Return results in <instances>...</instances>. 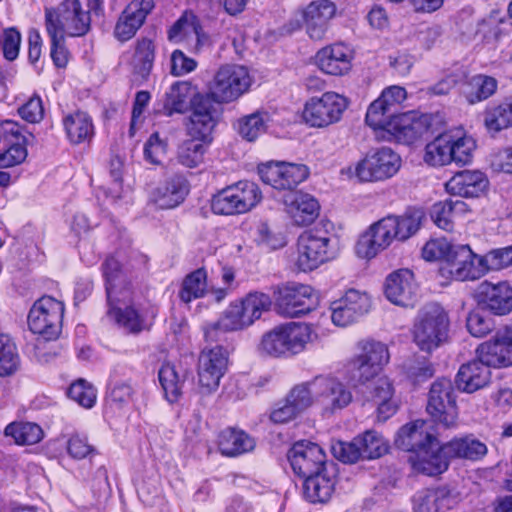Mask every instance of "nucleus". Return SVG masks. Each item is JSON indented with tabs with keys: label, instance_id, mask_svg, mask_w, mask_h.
<instances>
[{
	"label": "nucleus",
	"instance_id": "nucleus-1",
	"mask_svg": "<svg viewBox=\"0 0 512 512\" xmlns=\"http://www.w3.org/2000/svg\"><path fill=\"white\" fill-rule=\"evenodd\" d=\"M425 218L420 209H409L401 215H387L367 227L355 245L356 255L365 260L375 258L393 242H405L421 228Z\"/></svg>",
	"mask_w": 512,
	"mask_h": 512
},
{
	"label": "nucleus",
	"instance_id": "nucleus-2",
	"mask_svg": "<svg viewBox=\"0 0 512 512\" xmlns=\"http://www.w3.org/2000/svg\"><path fill=\"white\" fill-rule=\"evenodd\" d=\"M215 126L214 105L208 96H198L193 101V113L189 117L187 133L191 137L178 148L177 161L187 168H196L204 161L208 145L212 141Z\"/></svg>",
	"mask_w": 512,
	"mask_h": 512
},
{
	"label": "nucleus",
	"instance_id": "nucleus-3",
	"mask_svg": "<svg viewBox=\"0 0 512 512\" xmlns=\"http://www.w3.org/2000/svg\"><path fill=\"white\" fill-rule=\"evenodd\" d=\"M103 273L110 305L109 315L129 333L137 334L147 329L148 324L134 307L122 308L120 306L132 299L133 292L121 272L119 261L114 257L107 258L103 264Z\"/></svg>",
	"mask_w": 512,
	"mask_h": 512
},
{
	"label": "nucleus",
	"instance_id": "nucleus-4",
	"mask_svg": "<svg viewBox=\"0 0 512 512\" xmlns=\"http://www.w3.org/2000/svg\"><path fill=\"white\" fill-rule=\"evenodd\" d=\"M271 305L269 295L260 292L249 293L244 298L230 303L220 319L205 330V334L214 339L216 330L233 332L247 329L260 319Z\"/></svg>",
	"mask_w": 512,
	"mask_h": 512
},
{
	"label": "nucleus",
	"instance_id": "nucleus-5",
	"mask_svg": "<svg viewBox=\"0 0 512 512\" xmlns=\"http://www.w3.org/2000/svg\"><path fill=\"white\" fill-rule=\"evenodd\" d=\"M401 165L399 154L389 147H381L343 169L342 174L360 183H376L392 178L398 173Z\"/></svg>",
	"mask_w": 512,
	"mask_h": 512
},
{
	"label": "nucleus",
	"instance_id": "nucleus-6",
	"mask_svg": "<svg viewBox=\"0 0 512 512\" xmlns=\"http://www.w3.org/2000/svg\"><path fill=\"white\" fill-rule=\"evenodd\" d=\"M449 317L438 303L422 307L413 326V341L423 352L432 353L447 341Z\"/></svg>",
	"mask_w": 512,
	"mask_h": 512
},
{
	"label": "nucleus",
	"instance_id": "nucleus-7",
	"mask_svg": "<svg viewBox=\"0 0 512 512\" xmlns=\"http://www.w3.org/2000/svg\"><path fill=\"white\" fill-rule=\"evenodd\" d=\"M337 253L336 238L329 232L315 227L302 232L298 237L296 265L301 271H312L334 259Z\"/></svg>",
	"mask_w": 512,
	"mask_h": 512
},
{
	"label": "nucleus",
	"instance_id": "nucleus-8",
	"mask_svg": "<svg viewBox=\"0 0 512 512\" xmlns=\"http://www.w3.org/2000/svg\"><path fill=\"white\" fill-rule=\"evenodd\" d=\"M261 200L262 192L256 183L239 181L216 193L211 209L218 215H239L251 211Z\"/></svg>",
	"mask_w": 512,
	"mask_h": 512
},
{
	"label": "nucleus",
	"instance_id": "nucleus-9",
	"mask_svg": "<svg viewBox=\"0 0 512 512\" xmlns=\"http://www.w3.org/2000/svg\"><path fill=\"white\" fill-rule=\"evenodd\" d=\"M348 106L349 101L345 96L328 91L308 99L301 117L309 127L323 129L340 122Z\"/></svg>",
	"mask_w": 512,
	"mask_h": 512
},
{
	"label": "nucleus",
	"instance_id": "nucleus-10",
	"mask_svg": "<svg viewBox=\"0 0 512 512\" xmlns=\"http://www.w3.org/2000/svg\"><path fill=\"white\" fill-rule=\"evenodd\" d=\"M252 78L245 66L225 64L218 68L210 83V94L219 103H229L245 94Z\"/></svg>",
	"mask_w": 512,
	"mask_h": 512
},
{
	"label": "nucleus",
	"instance_id": "nucleus-11",
	"mask_svg": "<svg viewBox=\"0 0 512 512\" xmlns=\"http://www.w3.org/2000/svg\"><path fill=\"white\" fill-rule=\"evenodd\" d=\"M442 278L449 281H474L486 274L482 256L477 255L467 244L455 245L439 268Z\"/></svg>",
	"mask_w": 512,
	"mask_h": 512
},
{
	"label": "nucleus",
	"instance_id": "nucleus-12",
	"mask_svg": "<svg viewBox=\"0 0 512 512\" xmlns=\"http://www.w3.org/2000/svg\"><path fill=\"white\" fill-rule=\"evenodd\" d=\"M50 24L62 36L79 37L89 31L91 19L79 0H65L56 9L46 10L47 31Z\"/></svg>",
	"mask_w": 512,
	"mask_h": 512
},
{
	"label": "nucleus",
	"instance_id": "nucleus-13",
	"mask_svg": "<svg viewBox=\"0 0 512 512\" xmlns=\"http://www.w3.org/2000/svg\"><path fill=\"white\" fill-rule=\"evenodd\" d=\"M64 304L50 296L38 299L28 314V326L46 340L56 339L61 333Z\"/></svg>",
	"mask_w": 512,
	"mask_h": 512
},
{
	"label": "nucleus",
	"instance_id": "nucleus-14",
	"mask_svg": "<svg viewBox=\"0 0 512 512\" xmlns=\"http://www.w3.org/2000/svg\"><path fill=\"white\" fill-rule=\"evenodd\" d=\"M426 411L436 424L446 429L457 426L458 408L451 380L441 378L431 385Z\"/></svg>",
	"mask_w": 512,
	"mask_h": 512
},
{
	"label": "nucleus",
	"instance_id": "nucleus-15",
	"mask_svg": "<svg viewBox=\"0 0 512 512\" xmlns=\"http://www.w3.org/2000/svg\"><path fill=\"white\" fill-rule=\"evenodd\" d=\"M357 347L358 353L350 360V368L358 382H367L380 375L389 362V351L386 345L373 340H362Z\"/></svg>",
	"mask_w": 512,
	"mask_h": 512
},
{
	"label": "nucleus",
	"instance_id": "nucleus-16",
	"mask_svg": "<svg viewBox=\"0 0 512 512\" xmlns=\"http://www.w3.org/2000/svg\"><path fill=\"white\" fill-rule=\"evenodd\" d=\"M359 383L362 385L363 398L375 408L378 421L384 422L397 412L398 400L389 377L378 375L367 382Z\"/></svg>",
	"mask_w": 512,
	"mask_h": 512
},
{
	"label": "nucleus",
	"instance_id": "nucleus-17",
	"mask_svg": "<svg viewBox=\"0 0 512 512\" xmlns=\"http://www.w3.org/2000/svg\"><path fill=\"white\" fill-rule=\"evenodd\" d=\"M228 367V353L221 347L216 346L203 351L198 360V389L199 393L208 395L217 390L221 378Z\"/></svg>",
	"mask_w": 512,
	"mask_h": 512
},
{
	"label": "nucleus",
	"instance_id": "nucleus-18",
	"mask_svg": "<svg viewBox=\"0 0 512 512\" xmlns=\"http://www.w3.org/2000/svg\"><path fill=\"white\" fill-rule=\"evenodd\" d=\"M262 181L278 190L292 189L303 182L309 175L304 164L284 161H270L258 166Z\"/></svg>",
	"mask_w": 512,
	"mask_h": 512
},
{
	"label": "nucleus",
	"instance_id": "nucleus-19",
	"mask_svg": "<svg viewBox=\"0 0 512 512\" xmlns=\"http://www.w3.org/2000/svg\"><path fill=\"white\" fill-rule=\"evenodd\" d=\"M432 116L410 111L392 118L389 133L399 143L411 145L432 133Z\"/></svg>",
	"mask_w": 512,
	"mask_h": 512
},
{
	"label": "nucleus",
	"instance_id": "nucleus-20",
	"mask_svg": "<svg viewBox=\"0 0 512 512\" xmlns=\"http://www.w3.org/2000/svg\"><path fill=\"white\" fill-rule=\"evenodd\" d=\"M371 308V298L366 292L349 289L331 305V320L339 327H345L368 313Z\"/></svg>",
	"mask_w": 512,
	"mask_h": 512
},
{
	"label": "nucleus",
	"instance_id": "nucleus-21",
	"mask_svg": "<svg viewBox=\"0 0 512 512\" xmlns=\"http://www.w3.org/2000/svg\"><path fill=\"white\" fill-rule=\"evenodd\" d=\"M276 303L280 313L285 316L307 314L315 304L314 290L304 284H288L279 289Z\"/></svg>",
	"mask_w": 512,
	"mask_h": 512
},
{
	"label": "nucleus",
	"instance_id": "nucleus-22",
	"mask_svg": "<svg viewBox=\"0 0 512 512\" xmlns=\"http://www.w3.org/2000/svg\"><path fill=\"white\" fill-rule=\"evenodd\" d=\"M384 293L395 305L413 306L418 297V284L414 273L409 269H399L390 273L385 280Z\"/></svg>",
	"mask_w": 512,
	"mask_h": 512
},
{
	"label": "nucleus",
	"instance_id": "nucleus-23",
	"mask_svg": "<svg viewBox=\"0 0 512 512\" xmlns=\"http://www.w3.org/2000/svg\"><path fill=\"white\" fill-rule=\"evenodd\" d=\"M288 459L293 471L303 478L327 467L323 449L308 441L295 443L288 453Z\"/></svg>",
	"mask_w": 512,
	"mask_h": 512
},
{
	"label": "nucleus",
	"instance_id": "nucleus-24",
	"mask_svg": "<svg viewBox=\"0 0 512 512\" xmlns=\"http://www.w3.org/2000/svg\"><path fill=\"white\" fill-rule=\"evenodd\" d=\"M315 398L327 412L334 413L348 406L352 401L349 389L332 377H316L312 381Z\"/></svg>",
	"mask_w": 512,
	"mask_h": 512
},
{
	"label": "nucleus",
	"instance_id": "nucleus-25",
	"mask_svg": "<svg viewBox=\"0 0 512 512\" xmlns=\"http://www.w3.org/2000/svg\"><path fill=\"white\" fill-rule=\"evenodd\" d=\"M438 438L432 426L426 420L418 419L402 426L396 436L395 443L407 451L420 453L427 448L437 446Z\"/></svg>",
	"mask_w": 512,
	"mask_h": 512
},
{
	"label": "nucleus",
	"instance_id": "nucleus-26",
	"mask_svg": "<svg viewBox=\"0 0 512 512\" xmlns=\"http://www.w3.org/2000/svg\"><path fill=\"white\" fill-rule=\"evenodd\" d=\"M478 303L495 315L512 311V287L506 282L484 281L476 289Z\"/></svg>",
	"mask_w": 512,
	"mask_h": 512
},
{
	"label": "nucleus",
	"instance_id": "nucleus-27",
	"mask_svg": "<svg viewBox=\"0 0 512 512\" xmlns=\"http://www.w3.org/2000/svg\"><path fill=\"white\" fill-rule=\"evenodd\" d=\"M476 353L480 361L490 367L512 365V328H506L492 340L480 344Z\"/></svg>",
	"mask_w": 512,
	"mask_h": 512
},
{
	"label": "nucleus",
	"instance_id": "nucleus-28",
	"mask_svg": "<svg viewBox=\"0 0 512 512\" xmlns=\"http://www.w3.org/2000/svg\"><path fill=\"white\" fill-rule=\"evenodd\" d=\"M283 203L286 213L296 226L311 225L320 215L318 200L308 193L291 192L285 195Z\"/></svg>",
	"mask_w": 512,
	"mask_h": 512
},
{
	"label": "nucleus",
	"instance_id": "nucleus-29",
	"mask_svg": "<svg viewBox=\"0 0 512 512\" xmlns=\"http://www.w3.org/2000/svg\"><path fill=\"white\" fill-rule=\"evenodd\" d=\"M336 5L329 0L311 2L303 11L304 26L312 40L324 39L329 22L336 15Z\"/></svg>",
	"mask_w": 512,
	"mask_h": 512
},
{
	"label": "nucleus",
	"instance_id": "nucleus-30",
	"mask_svg": "<svg viewBox=\"0 0 512 512\" xmlns=\"http://www.w3.org/2000/svg\"><path fill=\"white\" fill-rule=\"evenodd\" d=\"M489 186L487 176L480 170H462L455 173L446 183V192L464 198H478Z\"/></svg>",
	"mask_w": 512,
	"mask_h": 512
},
{
	"label": "nucleus",
	"instance_id": "nucleus-31",
	"mask_svg": "<svg viewBox=\"0 0 512 512\" xmlns=\"http://www.w3.org/2000/svg\"><path fill=\"white\" fill-rule=\"evenodd\" d=\"M354 51L343 43H335L320 49L316 54L319 68L326 74L343 76L352 68Z\"/></svg>",
	"mask_w": 512,
	"mask_h": 512
},
{
	"label": "nucleus",
	"instance_id": "nucleus-32",
	"mask_svg": "<svg viewBox=\"0 0 512 512\" xmlns=\"http://www.w3.org/2000/svg\"><path fill=\"white\" fill-rule=\"evenodd\" d=\"M188 192L186 179L173 175L150 191L149 202L160 209H173L184 201Z\"/></svg>",
	"mask_w": 512,
	"mask_h": 512
},
{
	"label": "nucleus",
	"instance_id": "nucleus-33",
	"mask_svg": "<svg viewBox=\"0 0 512 512\" xmlns=\"http://www.w3.org/2000/svg\"><path fill=\"white\" fill-rule=\"evenodd\" d=\"M154 8V0H133L120 16L114 34L122 42L131 39Z\"/></svg>",
	"mask_w": 512,
	"mask_h": 512
},
{
	"label": "nucleus",
	"instance_id": "nucleus-34",
	"mask_svg": "<svg viewBox=\"0 0 512 512\" xmlns=\"http://www.w3.org/2000/svg\"><path fill=\"white\" fill-rule=\"evenodd\" d=\"M198 96H204L197 92V87L189 81H176L165 93L163 99V112L166 116L183 114L187 111L188 104L193 110V101ZM193 111L191 112V114Z\"/></svg>",
	"mask_w": 512,
	"mask_h": 512
},
{
	"label": "nucleus",
	"instance_id": "nucleus-35",
	"mask_svg": "<svg viewBox=\"0 0 512 512\" xmlns=\"http://www.w3.org/2000/svg\"><path fill=\"white\" fill-rule=\"evenodd\" d=\"M169 39L186 45L191 51L198 52L207 42V36L193 15H183L169 30Z\"/></svg>",
	"mask_w": 512,
	"mask_h": 512
},
{
	"label": "nucleus",
	"instance_id": "nucleus-36",
	"mask_svg": "<svg viewBox=\"0 0 512 512\" xmlns=\"http://www.w3.org/2000/svg\"><path fill=\"white\" fill-rule=\"evenodd\" d=\"M458 501V494L445 488L422 490L413 496V511L442 512L456 506Z\"/></svg>",
	"mask_w": 512,
	"mask_h": 512
},
{
	"label": "nucleus",
	"instance_id": "nucleus-37",
	"mask_svg": "<svg viewBox=\"0 0 512 512\" xmlns=\"http://www.w3.org/2000/svg\"><path fill=\"white\" fill-rule=\"evenodd\" d=\"M336 470L333 465L308 475L304 481V495L312 503L328 501L334 491Z\"/></svg>",
	"mask_w": 512,
	"mask_h": 512
},
{
	"label": "nucleus",
	"instance_id": "nucleus-38",
	"mask_svg": "<svg viewBox=\"0 0 512 512\" xmlns=\"http://www.w3.org/2000/svg\"><path fill=\"white\" fill-rule=\"evenodd\" d=\"M441 451L451 459L477 461L487 454L488 448L485 443L469 434L442 444Z\"/></svg>",
	"mask_w": 512,
	"mask_h": 512
},
{
	"label": "nucleus",
	"instance_id": "nucleus-39",
	"mask_svg": "<svg viewBox=\"0 0 512 512\" xmlns=\"http://www.w3.org/2000/svg\"><path fill=\"white\" fill-rule=\"evenodd\" d=\"M489 367L478 357L477 360L462 365L456 377L457 387L467 393H473L485 387L490 380Z\"/></svg>",
	"mask_w": 512,
	"mask_h": 512
},
{
	"label": "nucleus",
	"instance_id": "nucleus-40",
	"mask_svg": "<svg viewBox=\"0 0 512 512\" xmlns=\"http://www.w3.org/2000/svg\"><path fill=\"white\" fill-rule=\"evenodd\" d=\"M282 327L292 356L302 353L318 339L316 329L309 323L289 322L282 324Z\"/></svg>",
	"mask_w": 512,
	"mask_h": 512
},
{
	"label": "nucleus",
	"instance_id": "nucleus-41",
	"mask_svg": "<svg viewBox=\"0 0 512 512\" xmlns=\"http://www.w3.org/2000/svg\"><path fill=\"white\" fill-rule=\"evenodd\" d=\"M447 138L451 163L460 166L471 163L477 147L474 138L460 129L447 131Z\"/></svg>",
	"mask_w": 512,
	"mask_h": 512
},
{
	"label": "nucleus",
	"instance_id": "nucleus-42",
	"mask_svg": "<svg viewBox=\"0 0 512 512\" xmlns=\"http://www.w3.org/2000/svg\"><path fill=\"white\" fill-rule=\"evenodd\" d=\"M63 126L68 140L80 144L91 139L94 127L90 116L82 111H76L63 118Z\"/></svg>",
	"mask_w": 512,
	"mask_h": 512
},
{
	"label": "nucleus",
	"instance_id": "nucleus-43",
	"mask_svg": "<svg viewBox=\"0 0 512 512\" xmlns=\"http://www.w3.org/2000/svg\"><path fill=\"white\" fill-rule=\"evenodd\" d=\"M254 440L245 432L236 429H225L219 434L218 446L223 455L237 456L251 451Z\"/></svg>",
	"mask_w": 512,
	"mask_h": 512
},
{
	"label": "nucleus",
	"instance_id": "nucleus-44",
	"mask_svg": "<svg viewBox=\"0 0 512 512\" xmlns=\"http://www.w3.org/2000/svg\"><path fill=\"white\" fill-rule=\"evenodd\" d=\"M450 459L441 451V445L437 441V446L427 448L419 453V458L414 465L417 471L434 476L447 470Z\"/></svg>",
	"mask_w": 512,
	"mask_h": 512
},
{
	"label": "nucleus",
	"instance_id": "nucleus-45",
	"mask_svg": "<svg viewBox=\"0 0 512 512\" xmlns=\"http://www.w3.org/2000/svg\"><path fill=\"white\" fill-rule=\"evenodd\" d=\"M158 378L166 399L171 403L176 402L181 396L185 376L179 373L174 364L166 362L160 367Z\"/></svg>",
	"mask_w": 512,
	"mask_h": 512
},
{
	"label": "nucleus",
	"instance_id": "nucleus-46",
	"mask_svg": "<svg viewBox=\"0 0 512 512\" xmlns=\"http://www.w3.org/2000/svg\"><path fill=\"white\" fill-rule=\"evenodd\" d=\"M447 132L438 135L424 149L423 160L431 167H443L451 164Z\"/></svg>",
	"mask_w": 512,
	"mask_h": 512
},
{
	"label": "nucleus",
	"instance_id": "nucleus-47",
	"mask_svg": "<svg viewBox=\"0 0 512 512\" xmlns=\"http://www.w3.org/2000/svg\"><path fill=\"white\" fill-rule=\"evenodd\" d=\"M497 89L495 78L486 75L472 77L466 85L464 95L470 104H475L491 97Z\"/></svg>",
	"mask_w": 512,
	"mask_h": 512
},
{
	"label": "nucleus",
	"instance_id": "nucleus-48",
	"mask_svg": "<svg viewBox=\"0 0 512 512\" xmlns=\"http://www.w3.org/2000/svg\"><path fill=\"white\" fill-rule=\"evenodd\" d=\"M20 356L14 341L6 334H0V376L16 373L20 368Z\"/></svg>",
	"mask_w": 512,
	"mask_h": 512
},
{
	"label": "nucleus",
	"instance_id": "nucleus-49",
	"mask_svg": "<svg viewBox=\"0 0 512 512\" xmlns=\"http://www.w3.org/2000/svg\"><path fill=\"white\" fill-rule=\"evenodd\" d=\"M207 291V274L204 269H197L185 277L179 292L180 299L189 303L203 297Z\"/></svg>",
	"mask_w": 512,
	"mask_h": 512
},
{
	"label": "nucleus",
	"instance_id": "nucleus-50",
	"mask_svg": "<svg viewBox=\"0 0 512 512\" xmlns=\"http://www.w3.org/2000/svg\"><path fill=\"white\" fill-rule=\"evenodd\" d=\"M154 62V45L150 39H142L137 43L133 66L134 73L141 80H146L152 70Z\"/></svg>",
	"mask_w": 512,
	"mask_h": 512
},
{
	"label": "nucleus",
	"instance_id": "nucleus-51",
	"mask_svg": "<svg viewBox=\"0 0 512 512\" xmlns=\"http://www.w3.org/2000/svg\"><path fill=\"white\" fill-rule=\"evenodd\" d=\"M5 435L14 438L20 445H33L44 436L42 428L35 423H11L5 428Z\"/></svg>",
	"mask_w": 512,
	"mask_h": 512
},
{
	"label": "nucleus",
	"instance_id": "nucleus-52",
	"mask_svg": "<svg viewBox=\"0 0 512 512\" xmlns=\"http://www.w3.org/2000/svg\"><path fill=\"white\" fill-rule=\"evenodd\" d=\"M485 126L488 130L499 132L512 126V96L485 113Z\"/></svg>",
	"mask_w": 512,
	"mask_h": 512
},
{
	"label": "nucleus",
	"instance_id": "nucleus-53",
	"mask_svg": "<svg viewBox=\"0 0 512 512\" xmlns=\"http://www.w3.org/2000/svg\"><path fill=\"white\" fill-rule=\"evenodd\" d=\"M395 116L394 112L377 98L369 105L365 120L374 130L381 129L388 132L392 118Z\"/></svg>",
	"mask_w": 512,
	"mask_h": 512
},
{
	"label": "nucleus",
	"instance_id": "nucleus-54",
	"mask_svg": "<svg viewBox=\"0 0 512 512\" xmlns=\"http://www.w3.org/2000/svg\"><path fill=\"white\" fill-rule=\"evenodd\" d=\"M362 458L376 459L388 452V444L383 437L375 431H366L358 436Z\"/></svg>",
	"mask_w": 512,
	"mask_h": 512
},
{
	"label": "nucleus",
	"instance_id": "nucleus-55",
	"mask_svg": "<svg viewBox=\"0 0 512 512\" xmlns=\"http://www.w3.org/2000/svg\"><path fill=\"white\" fill-rule=\"evenodd\" d=\"M441 34L442 31L439 26L419 24L408 27V37L425 50H430L437 43Z\"/></svg>",
	"mask_w": 512,
	"mask_h": 512
},
{
	"label": "nucleus",
	"instance_id": "nucleus-56",
	"mask_svg": "<svg viewBox=\"0 0 512 512\" xmlns=\"http://www.w3.org/2000/svg\"><path fill=\"white\" fill-rule=\"evenodd\" d=\"M314 397L315 390L312 388L311 381L294 386L285 400L300 414L312 405Z\"/></svg>",
	"mask_w": 512,
	"mask_h": 512
},
{
	"label": "nucleus",
	"instance_id": "nucleus-57",
	"mask_svg": "<svg viewBox=\"0 0 512 512\" xmlns=\"http://www.w3.org/2000/svg\"><path fill=\"white\" fill-rule=\"evenodd\" d=\"M265 129L266 117L259 112L245 116L238 122L240 135L248 141L255 140Z\"/></svg>",
	"mask_w": 512,
	"mask_h": 512
},
{
	"label": "nucleus",
	"instance_id": "nucleus-58",
	"mask_svg": "<svg viewBox=\"0 0 512 512\" xmlns=\"http://www.w3.org/2000/svg\"><path fill=\"white\" fill-rule=\"evenodd\" d=\"M68 396L84 408H91L96 402L94 387L83 379H79L70 385Z\"/></svg>",
	"mask_w": 512,
	"mask_h": 512
},
{
	"label": "nucleus",
	"instance_id": "nucleus-59",
	"mask_svg": "<svg viewBox=\"0 0 512 512\" xmlns=\"http://www.w3.org/2000/svg\"><path fill=\"white\" fill-rule=\"evenodd\" d=\"M67 453L73 459L82 460L97 454V449L89 443L88 437L75 433L67 441Z\"/></svg>",
	"mask_w": 512,
	"mask_h": 512
},
{
	"label": "nucleus",
	"instance_id": "nucleus-60",
	"mask_svg": "<svg viewBox=\"0 0 512 512\" xmlns=\"http://www.w3.org/2000/svg\"><path fill=\"white\" fill-rule=\"evenodd\" d=\"M482 262L486 267V273L488 271H498L511 266L512 245L488 252L482 256Z\"/></svg>",
	"mask_w": 512,
	"mask_h": 512
},
{
	"label": "nucleus",
	"instance_id": "nucleus-61",
	"mask_svg": "<svg viewBox=\"0 0 512 512\" xmlns=\"http://www.w3.org/2000/svg\"><path fill=\"white\" fill-rule=\"evenodd\" d=\"M454 246L446 238L430 239L422 248V257L426 261L439 259L446 261Z\"/></svg>",
	"mask_w": 512,
	"mask_h": 512
},
{
	"label": "nucleus",
	"instance_id": "nucleus-62",
	"mask_svg": "<svg viewBox=\"0 0 512 512\" xmlns=\"http://www.w3.org/2000/svg\"><path fill=\"white\" fill-rule=\"evenodd\" d=\"M277 326L265 332L257 344V351L260 355L272 358H281V343Z\"/></svg>",
	"mask_w": 512,
	"mask_h": 512
},
{
	"label": "nucleus",
	"instance_id": "nucleus-63",
	"mask_svg": "<svg viewBox=\"0 0 512 512\" xmlns=\"http://www.w3.org/2000/svg\"><path fill=\"white\" fill-rule=\"evenodd\" d=\"M333 455L344 463H355L362 458L358 437L351 442H337L331 447Z\"/></svg>",
	"mask_w": 512,
	"mask_h": 512
},
{
	"label": "nucleus",
	"instance_id": "nucleus-64",
	"mask_svg": "<svg viewBox=\"0 0 512 512\" xmlns=\"http://www.w3.org/2000/svg\"><path fill=\"white\" fill-rule=\"evenodd\" d=\"M489 165L497 173L512 174V146L493 151L489 156Z\"/></svg>",
	"mask_w": 512,
	"mask_h": 512
}]
</instances>
